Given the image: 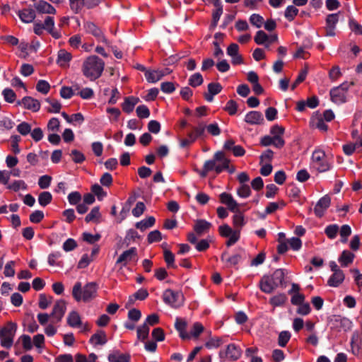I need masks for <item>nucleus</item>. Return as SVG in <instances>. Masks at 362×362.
Returning <instances> with one entry per match:
<instances>
[{
    "instance_id": "nucleus-41",
    "label": "nucleus",
    "mask_w": 362,
    "mask_h": 362,
    "mask_svg": "<svg viewBox=\"0 0 362 362\" xmlns=\"http://www.w3.org/2000/svg\"><path fill=\"white\" fill-rule=\"evenodd\" d=\"M52 301V296H47L45 293H41L39 296V308L42 310L47 309L51 305Z\"/></svg>"
},
{
    "instance_id": "nucleus-64",
    "label": "nucleus",
    "mask_w": 362,
    "mask_h": 362,
    "mask_svg": "<svg viewBox=\"0 0 362 362\" xmlns=\"http://www.w3.org/2000/svg\"><path fill=\"white\" fill-rule=\"evenodd\" d=\"M349 28L356 34L362 35V25L356 21L351 18L349 20Z\"/></svg>"
},
{
    "instance_id": "nucleus-52",
    "label": "nucleus",
    "mask_w": 362,
    "mask_h": 362,
    "mask_svg": "<svg viewBox=\"0 0 362 362\" xmlns=\"http://www.w3.org/2000/svg\"><path fill=\"white\" fill-rule=\"evenodd\" d=\"M339 232L341 238V241L342 243H346L348 237L351 233V227L346 224L343 225L341 227L340 230H339Z\"/></svg>"
},
{
    "instance_id": "nucleus-26",
    "label": "nucleus",
    "mask_w": 362,
    "mask_h": 362,
    "mask_svg": "<svg viewBox=\"0 0 362 362\" xmlns=\"http://www.w3.org/2000/svg\"><path fill=\"white\" fill-rule=\"evenodd\" d=\"M139 102V98L134 96L126 97L122 105V107L124 112L127 113L132 112L135 105Z\"/></svg>"
},
{
    "instance_id": "nucleus-62",
    "label": "nucleus",
    "mask_w": 362,
    "mask_h": 362,
    "mask_svg": "<svg viewBox=\"0 0 362 362\" xmlns=\"http://www.w3.org/2000/svg\"><path fill=\"white\" fill-rule=\"evenodd\" d=\"M341 75L340 68L338 66H334L329 71V78L332 81H337Z\"/></svg>"
},
{
    "instance_id": "nucleus-33",
    "label": "nucleus",
    "mask_w": 362,
    "mask_h": 362,
    "mask_svg": "<svg viewBox=\"0 0 362 362\" xmlns=\"http://www.w3.org/2000/svg\"><path fill=\"white\" fill-rule=\"evenodd\" d=\"M6 188L13 192H18L19 190H27L28 185L23 180H16L9 182Z\"/></svg>"
},
{
    "instance_id": "nucleus-2",
    "label": "nucleus",
    "mask_w": 362,
    "mask_h": 362,
    "mask_svg": "<svg viewBox=\"0 0 362 362\" xmlns=\"http://www.w3.org/2000/svg\"><path fill=\"white\" fill-rule=\"evenodd\" d=\"M286 271L283 269H276L270 275H264L259 281V288L265 293H271L279 286L285 287L284 278Z\"/></svg>"
},
{
    "instance_id": "nucleus-6",
    "label": "nucleus",
    "mask_w": 362,
    "mask_h": 362,
    "mask_svg": "<svg viewBox=\"0 0 362 362\" xmlns=\"http://www.w3.org/2000/svg\"><path fill=\"white\" fill-rule=\"evenodd\" d=\"M164 303L173 308H179L183 305L185 297L180 291L166 289L163 293Z\"/></svg>"
},
{
    "instance_id": "nucleus-50",
    "label": "nucleus",
    "mask_w": 362,
    "mask_h": 362,
    "mask_svg": "<svg viewBox=\"0 0 362 362\" xmlns=\"http://www.w3.org/2000/svg\"><path fill=\"white\" fill-rule=\"evenodd\" d=\"M91 191L94 194V195L97 196L98 200L103 199V198L105 197L107 195V193L98 184L93 185L91 187Z\"/></svg>"
},
{
    "instance_id": "nucleus-8",
    "label": "nucleus",
    "mask_w": 362,
    "mask_h": 362,
    "mask_svg": "<svg viewBox=\"0 0 362 362\" xmlns=\"http://www.w3.org/2000/svg\"><path fill=\"white\" fill-rule=\"evenodd\" d=\"M330 329L332 332H347L352 327V322L341 315H334L329 320Z\"/></svg>"
},
{
    "instance_id": "nucleus-29",
    "label": "nucleus",
    "mask_w": 362,
    "mask_h": 362,
    "mask_svg": "<svg viewBox=\"0 0 362 362\" xmlns=\"http://www.w3.org/2000/svg\"><path fill=\"white\" fill-rule=\"evenodd\" d=\"M17 325L16 323L9 322L0 329V337L14 338Z\"/></svg>"
},
{
    "instance_id": "nucleus-27",
    "label": "nucleus",
    "mask_w": 362,
    "mask_h": 362,
    "mask_svg": "<svg viewBox=\"0 0 362 362\" xmlns=\"http://www.w3.org/2000/svg\"><path fill=\"white\" fill-rule=\"evenodd\" d=\"M361 341L362 334L355 332L353 334L351 341V351L354 355H358L360 354Z\"/></svg>"
},
{
    "instance_id": "nucleus-13",
    "label": "nucleus",
    "mask_w": 362,
    "mask_h": 362,
    "mask_svg": "<svg viewBox=\"0 0 362 362\" xmlns=\"http://www.w3.org/2000/svg\"><path fill=\"white\" fill-rule=\"evenodd\" d=\"M67 324L73 328H79L81 332L89 330L88 325H83L80 315L76 311H71L67 316Z\"/></svg>"
},
{
    "instance_id": "nucleus-45",
    "label": "nucleus",
    "mask_w": 362,
    "mask_h": 362,
    "mask_svg": "<svg viewBox=\"0 0 362 362\" xmlns=\"http://www.w3.org/2000/svg\"><path fill=\"white\" fill-rule=\"evenodd\" d=\"M164 259L168 267L175 268V255L168 249H165L163 252Z\"/></svg>"
},
{
    "instance_id": "nucleus-3",
    "label": "nucleus",
    "mask_w": 362,
    "mask_h": 362,
    "mask_svg": "<svg viewBox=\"0 0 362 362\" xmlns=\"http://www.w3.org/2000/svg\"><path fill=\"white\" fill-rule=\"evenodd\" d=\"M230 160L223 151H217L214 153L213 158L206 160L203 166L201 175L206 176L209 172H215L219 174L229 168Z\"/></svg>"
},
{
    "instance_id": "nucleus-9",
    "label": "nucleus",
    "mask_w": 362,
    "mask_h": 362,
    "mask_svg": "<svg viewBox=\"0 0 362 362\" xmlns=\"http://www.w3.org/2000/svg\"><path fill=\"white\" fill-rule=\"evenodd\" d=\"M312 160L314 167L319 172H325L329 170L330 163L327 160L325 153L321 150H316L313 153Z\"/></svg>"
},
{
    "instance_id": "nucleus-25",
    "label": "nucleus",
    "mask_w": 362,
    "mask_h": 362,
    "mask_svg": "<svg viewBox=\"0 0 362 362\" xmlns=\"http://www.w3.org/2000/svg\"><path fill=\"white\" fill-rule=\"evenodd\" d=\"M175 329L180 334V337L185 340L190 339V334L186 331L187 322L181 318H177L175 324Z\"/></svg>"
},
{
    "instance_id": "nucleus-22",
    "label": "nucleus",
    "mask_w": 362,
    "mask_h": 362,
    "mask_svg": "<svg viewBox=\"0 0 362 362\" xmlns=\"http://www.w3.org/2000/svg\"><path fill=\"white\" fill-rule=\"evenodd\" d=\"M72 59V54L65 49H60L58 52L57 62L61 67H68Z\"/></svg>"
},
{
    "instance_id": "nucleus-55",
    "label": "nucleus",
    "mask_w": 362,
    "mask_h": 362,
    "mask_svg": "<svg viewBox=\"0 0 362 362\" xmlns=\"http://www.w3.org/2000/svg\"><path fill=\"white\" fill-rule=\"evenodd\" d=\"M45 101L51 105V108L48 110L49 112L54 113L59 112L62 105L58 100L47 98Z\"/></svg>"
},
{
    "instance_id": "nucleus-54",
    "label": "nucleus",
    "mask_w": 362,
    "mask_h": 362,
    "mask_svg": "<svg viewBox=\"0 0 362 362\" xmlns=\"http://www.w3.org/2000/svg\"><path fill=\"white\" fill-rule=\"evenodd\" d=\"M203 83L202 76L199 73L192 75L189 79V84L192 87L200 86Z\"/></svg>"
},
{
    "instance_id": "nucleus-61",
    "label": "nucleus",
    "mask_w": 362,
    "mask_h": 362,
    "mask_svg": "<svg viewBox=\"0 0 362 362\" xmlns=\"http://www.w3.org/2000/svg\"><path fill=\"white\" fill-rule=\"evenodd\" d=\"M339 21V13H332L327 16L326 19L327 27L335 28Z\"/></svg>"
},
{
    "instance_id": "nucleus-58",
    "label": "nucleus",
    "mask_w": 362,
    "mask_h": 362,
    "mask_svg": "<svg viewBox=\"0 0 362 362\" xmlns=\"http://www.w3.org/2000/svg\"><path fill=\"white\" fill-rule=\"evenodd\" d=\"M17 131L23 136H26L31 132V125L28 122H23L17 126Z\"/></svg>"
},
{
    "instance_id": "nucleus-48",
    "label": "nucleus",
    "mask_w": 362,
    "mask_h": 362,
    "mask_svg": "<svg viewBox=\"0 0 362 362\" xmlns=\"http://www.w3.org/2000/svg\"><path fill=\"white\" fill-rule=\"evenodd\" d=\"M250 22L252 25L259 28L264 24V18L259 14L253 13L250 17Z\"/></svg>"
},
{
    "instance_id": "nucleus-10",
    "label": "nucleus",
    "mask_w": 362,
    "mask_h": 362,
    "mask_svg": "<svg viewBox=\"0 0 362 362\" xmlns=\"http://www.w3.org/2000/svg\"><path fill=\"white\" fill-rule=\"evenodd\" d=\"M218 232L222 237L228 238L226 243L228 247L233 245L239 240L240 237L238 230L233 229L228 224L220 226L218 227Z\"/></svg>"
},
{
    "instance_id": "nucleus-59",
    "label": "nucleus",
    "mask_w": 362,
    "mask_h": 362,
    "mask_svg": "<svg viewBox=\"0 0 362 362\" xmlns=\"http://www.w3.org/2000/svg\"><path fill=\"white\" fill-rule=\"evenodd\" d=\"M313 125L321 131L325 132L327 130V125L325 124L322 117H316L313 119Z\"/></svg>"
},
{
    "instance_id": "nucleus-16",
    "label": "nucleus",
    "mask_w": 362,
    "mask_h": 362,
    "mask_svg": "<svg viewBox=\"0 0 362 362\" xmlns=\"http://www.w3.org/2000/svg\"><path fill=\"white\" fill-rule=\"evenodd\" d=\"M43 26L45 30L54 39H59L62 37L60 30L55 28V23L53 17L49 16H47L45 18Z\"/></svg>"
},
{
    "instance_id": "nucleus-32",
    "label": "nucleus",
    "mask_w": 362,
    "mask_h": 362,
    "mask_svg": "<svg viewBox=\"0 0 362 362\" xmlns=\"http://www.w3.org/2000/svg\"><path fill=\"white\" fill-rule=\"evenodd\" d=\"M90 342L94 346L104 345L107 342L105 333L103 331L98 332L90 337Z\"/></svg>"
},
{
    "instance_id": "nucleus-43",
    "label": "nucleus",
    "mask_w": 362,
    "mask_h": 362,
    "mask_svg": "<svg viewBox=\"0 0 362 362\" xmlns=\"http://www.w3.org/2000/svg\"><path fill=\"white\" fill-rule=\"evenodd\" d=\"M339 233V226L337 224L327 226L325 229V233L329 239H334Z\"/></svg>"
},
{
    "instance_id": "nucleus-15",
    "label": "nucleus",
    "mask_w": 362,
    "mask_h": 362,
    "mask_svg": "<svg viewBox=\"0 0 362 362\" xmlns=\"http://www.w3.org/2000/svg\"><path fill=\"white\" fill-rule=\"evenodd\" d=\"M84 29L86 33L95 36L98 41L107 43V40L100 28L92 22H86L84 23Z\"/></svg>"
},
{
    "instance_id": "nucleus-4",
    "label": "nucleus",
    "mask_w": 362,
    "mask_h": 362,
    "mask_svg": "<svg viewBox=\"0 0 362 362\" xmlns=\"http://www.w3.org/2000/svg\"><path fill=\"white\" fill-rule=\"evenodd\" d=\"M220 201L222 204L227 206L228 209L235 214L233 216V226L235 230H238L239 235L243 227L246 224L244 215L239 211V204L233 199L231 194L223 192L220 194Z\"/></svg>"
},
{
    "instance_id": "nucleus-60",
    "label": "nucleus",
    "mask_w": 362,
    "mask_h": 362,
    "mask_svg": "<svg viewBox=\"0 0 362 362\" xmlns=\"http://www.w3.org/2000/svg\"><path fill=\"white\" fill-rule=\"evenodd\" d=\"M203 330H204L203 325L199 322H195L193 325V327H192L190 332L189 333L190 334V338L192 337H195V338L198 337L199 336V334L203 332Z\"/></svg>"
},
{
    "instance_id": "nucleus-31",
    "label": "nucleus",
    "mask_w": 362,
    "mask_h": 362,
    "mask_svg": "<svg viewBox=\"0 0 362 362\" xmlns=\"http://www.w3.org/2000/svg\"><path fill=\"white\" fill-rule=\"evenodd\" d=\"M211 226V223L203 219H199L196 221L194 226V230L198 235H202L207 232Z\"/></svg>"
},
{
    "instance_id": "nucleus-34",
    "label": "nucleus",
    "mask_w": 362,
    "mask_h": 362,
    "mask_svg": "<svg viewBox=\"0 0 362 362\" xmlns=\"http://www.w3.org/2000/svg\"><path fill=\"white\" fill-rule=\"evenodd\" d=\"M156 222V219L153 216H149L148 218L144 219L139 222H137L135 225L136 228L139 229L141 231H144L147 228L152 227Z\"/></svg>"
},
{
    "instance_id": "nucleus-30",
    "label": "nucleus",
    "mask_w": 362,
    "mask_h": 362,
    "mask_svg": "<svg viewBox=\"0 0 362 362\" xmlns=\"http://www.w3.org/2000/svg\"><path fill=\"white\" fill-rule=\"evenodd\" d=\"M130 358L129 354H122L119 351H115L108 356L109 362H130Z\"/></svg>"
},
{
    "instance_id": "nucleus-28",
    "label": "nucleus",
    "mask_w": 362,
    "mask_h": 362,
    "mask_svg": "<svg viewBox=\"0 0 362 362\" xmlns=\"http://www.w3.org/2000/svg\"><path fill=\"white\" fill-rule=\"evenodd\" d=\"M355 255L349 250H344L338 258V261L342 267H346L352 264Z\"/></svg>"
},
{
    "instance_id": "nucleus-37",
    "label": "nucleus",
    "mask_w": 362,
    "mask_h": 362,
    "mask_svg": "<svg viewBox=\"0 0 362 362\" xmlns=\"http://www.w3.org/2000/svg\"><path fill=\"white\" fill-rule=\"evenodd\" d=\"M101 216V214L100 213V209L98 206L93 207L90 212L86 216L85 221L87 223L89 222H95L98 223L99 219Z\"/></svg>"
},
{
    "instance_id": "nucleus-56",
    "label": "nucleus",
    "mask_w": 362,
    "mask_h": 362,
    "mask_svg": "<svg viewBox=\"0 0 362 362\" xmlns=\"http://www.w3.org/2000/svg\"><path fill=\"white\" fill-rule=\"evenodd\" d=\"M284 206L285 203L284 202H281L280 203L270 202L265 209V213L267 214H272L277 209H279L280 207L283 208Z\"/></svg>"
},
{
    "instance_id": "nucleus-19",
    "label": "nucleus",
    "mask_w": 362,
    "mask_h": 362,
    "mask_svg": "<svg viewBox=\"0 0 362 362\" xmlns=\"http://www.w3.org/2000/svg\"><path fill=\"white\" fill-rule=\"evenodd\" d=\"M36 11L40 13L55 14L57 11L55 8L49 3L44 0L37 1L34 5Z\"/></svg>"
},
{
    "instance_id": "nucleus-14",
    "label": "nucleus",
    "mask_w": 362,
    "mask_h": 362,
    "mask_svg": "<svg viewBox=\"0 0 362 362\" xmlns=\"http://www.w3.org/2000/svg\"><path fill=\"white\" fill-rule=\"evenodd\" d=\"M66 310V305L64 300H60L56 302L50 314L53 318V322H59L63 318Z\"/></svg>"
},
{
    "instance_id": "nucleus-49",
    "label": "nucleus",
    "mask_w": 362,
    "mask_h": 362,
    "mask_svg": "<svg viewBox=\"0 0 362 362\" xmlns=\"http://www.w3.org/2000/svg\"><path fill=\"white\" fill-rule=\"evenodd\" d=\"M36 89L38 92L47 94L50 90L49 83L45 80H40L36 85Z\"/></svg>"
},
{
    "instance_id": "nucleus-7",
    "label": "nucleus",
    "mask_w": 362,
    "mask_h": 362,
    "mask_svg": "<svg viewBox=\"0 0 362 362\" xmlns=\"http://www.w3.org/2000/svg\"><path fill=\"white\" fill-rule=\"evenodd\" d=\"M352 83L344 82L339 86L330 90L329 95L331 100L335 104H342L346 101V94Z\"/></svg>"
},
{
    "instance_id": "nucleus-17",
    "label": "nucleus",
    "mask_w": 362,
    "mask_h": 362,
    "mask_svg": "<svg viewBox=\"0 0 362 362\" xmlns=\"http://www.w3.org/2000/svg\"><path fill=\"white\" fill-rule=\"evenodd\" d=\"M330 198L328 196H324L317 202L314 211L317 216L322 217L325 211L328 209L330 205Z\"/></svg>"
},
{
    "instance_id": "nucleus-1",
    "label": "nucleus",
    "mask_w": 362,
    "mask_h": 362,
    "mask_svg": "<svg viewBox=\"0 0 362 362\" xmlns=\"http://www.w3.org/2000/svg\"><path fill=\"white\" fill-rule=\"evenodd\" d=\"M104 68L105 62L103 59L96 55H90L83 60L81 71L90 81H95L101 76Z\"/></svg>"
},
{
    "instance_id": "nucleus-39",
    "label": "nucleus",
    "mask_w": 362,
    "mask_h": 362,
    "mask_svg": "<svg viewBox=\"0 0 362 362\" xmlns=\"http://www.w3.org/2000/svg\"><path fill=\"white\" fill-rule=\"evenodd\" d=\"M106 112L108 114V118L110 122H117L119 120V117L121 115L119 109L116 107H107Z\"/></svg>"
},
{
    "instance_id": "nucleus-42",
    "label": "nucleus",
    "mask_w": 362,
    "mask_h": 362,
    "mask_svg": "<svg viewBox=\"0 0 362 362\" xmlns=\"http://www.w3.org/2000/svg\"><path fill=\"white\" fill-rule=\"evenodd\" d=\"M291 337V334L288 331H282L278 337V344L281 347H285Z\"/></svg>"
},
{
    "instance_id": "nucleus-23",
    "label": "nucleus",
    "mask_w": 362,
    "mask_h": 362,
    "mask_svg": "<svg viewBox=\"0 0 362 362\" xmlns=\"http://www.w3.org/2000/svg\"><path fill=\"white\" fill-rule=\"evenodd\" d=\"M345 275L343 271L333 273L327 280V285L331 287H339L344 281Z\"/></svg>"
},
{
    "instance_id": "nucleus-35",
    "label": "nucleus",
    "mask_w": 362,
    "mask_h": 362,
    "mask_svg": "<svg viewBox=\"0 0 362 362\" xmlns=\"http://www.w3.org/2000/svg\"><path fill=\"white\" fill-rule=\"evenodd\" d=\"M255 42L257 45H264L267 48H269V44H267L269 40V35L262 30L257 32L255 36Z\"/></svg>"
},
{
    "instance_id": "nucleus-46",
    "label": "nucleus",
    "mask_w": 362,
    "mask_h": 362,
    "mask_svg": "<svg viewBox=\"0 0 362 362\" xmlns=\"http://www.w3.org/2000/svg\"><path fill=\"white\" fill-rule=\"evenodd\" d=\"M237 194L241 198H247L251 194V189L248 185L243 184L237 189Z\"/></svg>"
},
{
    "instance_id": "nucleus-18",
    "label": "nucleus",
    "mask_w": 362,
    "mask_h": 362,
    "mask_svg": "<svg viewBox=\"0 0 362 362\" xmlns=\"http://www.w3.org/2000/svg\"><path fill=\"white\" fill-rule=\"evenodd\" d=\"M18 105H23L25 108L32 110L33 112H37L40 108V102L32 97H24L21 101L18 102Z\"/></svg>"
},
{
    "instance_id": "nucleus-12",
    "label": "nucleus",
    "mask_w": 362,
    "mask_h": 362,
    "mask_svg": "<svg viewBox=\"0 0 362 362\" xmlns=\"http://www.w3.org/2000/svg\"><path fill=\"white\" fill-rule=\"evenodd\" d=\"M171 71L168 68L163 69L146 70L145 77L148 83H155L160 81L163 76L170 74Z\"/></svg>"
},
{
    "instance_id": "nucleus-5",
    "label": "nucleus",
    "mask_w": 362,
    "mask_h": 362,
    "mask_svg": "<svg viewBox=\"0 0 362 362\" xmlns=\"http://www.w3.org/2000/svg\"><path fill=\"white\" fill-rule=\"evenodd\" d=\"M98 288L95 282H89L82 287L81 283L78 281L72 288L73 298L77 302H90L97 296Z\"/></svg>"
},
{
    "instance_id": "nucleus-38",
    "label": "nucleus",
    "mask_w": 362,
    "mask_h": 362,
    "mask_svg": "<svg viewBox=\"0 0 362 362\" xmlns=\"http://www.w3.org/2000/svg\"><path fill=\"white\" fill-rule=\"evenodd\" d=\"M224 342L225 341L222 337H212L205 343V346L209 349H216Z\"/></svg>"
},
{
    "instance_id": "nucleus-57",
    "label": "nucleus",
    "mask_w": 362,
    "mask_h": 362,
    "mask_svg": "<svg viewBox=\"0 0 362 362\" xmlns=\"http://www.w3.org/2000/svg\"><path fill=\"white\" fill-rule=\"evenodd\" d=\"M286 240L288 243V245H289L290 248H291L293 250H299L302 246V242L300 239L298 238L293 237Z\"/></svg>"
},
{
    "instance_id": "nucleus-47",
    "label": "nucleus",
    "mask_w": 362,
    "mask_h": 362,
    "mask_svg": "<svg viewBox=\"0 0 362 362\" xmlns=\"http://www.w3.org/2000/svg\"><path fill=\"white\" fill-rule=\"evenodd\" d=\"M61 256H62V254L59 252H54L50 253L47 258L48 264L52 267H54V266L60 267L61 262H57V259H59L61 257Z\"/></svg>"
},
{
    "instance_id": "nucleus-36",
    "label": "nucleus",
    "mask_w": 362,
    "mask_h": 362,
    "mask_svg": "<svg viewBox=\"0 0 362 362\" xmlns=\"http://www.w3.org/2000/svg\"><path fill=\"white\" fill-rule=\"evenodd\" d=\"M150 327L147 323H144L142 325L137 327V338L138 339L144 341L146 340L149 334Z\"/></svg>"
},
{
    "instance_id": "nucleus-53",
    "label": "nucleus",
    "mask_w": 362,
    "mask_h": 362,
    "mask_svg": "<svg viewBox=\"0 0 362 362\" xmlns=\"http://www.w3.org/2000/svg\"><path fill=\"white\" fill-rule=\"evenodd\" d=\"M2 95L4 96V100L9 103H13L16 98V95L14 93V91L8 88H5L3 90Z\"/></svg>"
},
{
    "instance_id": "nucleus-24",
    "label": "nucleus",
    "mask_w": 362,
    "mask_h": 362,
    "mask_svg": "<svg viewBox=\"0 0 362 362\" xmlns=\"http://www.w3.org/2000/svg\"><path fill=\"white\" fill-rule=\"evenodd\" d=\"M18 16L21 21L25 23H32L36 17L35 11L32 8L19 10Z\"/></svg>"
},
{
    "instance_id": "nucleus-20",
    "label": "nucleus",
    "mask_w": 362,
    "mask_h": 362,
    "mask_svg": "<svg viewBox=\"0 0 362 362\" xmlns=\"http://www.w3.org/2000/svg\"><path fill=\"white\" fill-rule=\"evenodd\" d=\"M245 122L250 124H261L264 122L262 114L258 111H250L245 117Z\"/></svg>"
},
{
    "instance_id": "nucleus-21",
    "label": "nucleus",
    "mask_w": 362,
    "mask_h": 362,
    "mask_svg": "<svg viewBox=\"0 0 362 362\" xmlns=\"http://www.w3.org/2000/svg\"><path fill=\"white\" fill-rule=\"evenodd\" d=\"M136 255V249L135 247H132L129 250H127L123 252L118 257L116 263L121 264L122 266H125L128 262L132 261V259Z\"/></svg>"
},
{
    "instance_id": "nucleus-63",
    "label": "nucleus",
    "mask_w": 362,
    "mask_h": 362,
    "mask_svg": "<svg viewBox=\"0 0 362 362\" xmlns=\"http://www.w3.org/2000/svg\"><path fill=\"white\" fill-rule=\"evenodd\" d=\"M136 115L140 118H148L150 116V111L146 105H139L136 110Z\"/></svg>"
},
{
    "instance_id": "nucleus-11",
    "label": "nucleus",
    "mask_w": 362,
    "mask_h": 362,
    "mask_svg": "<svg viewBox=\"0 0 362 362\" xmlns=\"http://www.w3.org/2000/svg\"><path fill=\"white\" fill-rule=\"evenodd\" d=\"M241 349L235 344H230L224 350H221L219 357L221 361H236L241 356Z\"/></svg>"
},
{
    "instance_id": "nucleus-44",
    "label": "nucleus",
    "mask_w": 362,
    "mask_h": 362,
    "mask_svg": "<svg viewBox=\"0 0 362 362\" xmlns=\"http://www.w3.org/2000/svg\"><path fill=\"white\" fill-rule=\"evenodd\" d=\"M52 199V196L49 192H42L38 197V202L42 206L49 204Z\"/></svg>"
},
{
    "instance_id": "nucleus-51",
    "label": "nucleus",
    "mask_w": 362,
    "mask_h": 362,
    "mask_svg": "<svg viewBox=\"0 0 362 362\" xmlns=\"http://www.w3.org/2000/svg\"><path fill=\"white\" fill-rule=\"evenodd\" d=\"M298 13V8H296L293 6H288L285 10L284 16L287 20H288L289 21H291L297 16Z\"/></svg>"
},
{
    "instance_id": "nucleus-40",
    "label": "nucleus",
    "mask_w": 362,
    "mask_h": 362,
    "mask_svg": "<svg viewBox=\"0 0 362 362\" xmlns=\"http://www.w3.org/2000/svg\"><path fill=\"white\" fill-rule=\"evenodd\" d=\"M286 299V296L284 293H279L272 297L269 303L274 307L281 306L285 303Z\"/></svg>"
}]
</instances>
